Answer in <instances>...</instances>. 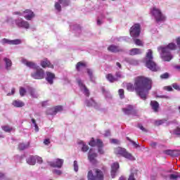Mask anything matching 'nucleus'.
I'll return each instance as SVG.
<instances>
[{
  "instance_id": "obj_34",
  "label": "nucleus",
  "mask_w": 180,
  "mask_h": 180,
  "mask_svg": "<svg viewBox=\"0 0 180 180\" xmlns=\"http://www.w3.org/2000/svg\"><path fill=\"white\" fill-rule=\"evenodd\" d=\"M1 129L2 130H4V131H6V133H11V131L13 130V128L11 127H9V125L3 126L1 127Z\"/></svg>"
},
{
  "instance_id": "obj_19",
  "label": "nucleus",
  "mask_w": 180,
  "mask_h": 180,
  "mask_svg": "<svg viewBox=\"0 0 180 180\" xmlns=\"http://www.w3.org/2000/svg\"><path fill=\"white\" fill-rule=\"evenodd\" d=\"M41 66L42 68H54V66L50 61L47 59H44L43 60L41 61Z\"/></svg>"
},
{
  "instance_id": "obj_54",
  "label": "nucleus",
  "mask_w": 180,
  "mask_h": 180,
  "mask_svg": "<svg viewBox=\"0 0 180 180\" xmlns=\"http://www.w3.org/2000/svg\"><path fill=\"white\" fill-rule=\"evenodd\" d=\"M162 123H164V120H162L155 121L156 126H160V124H162Z\"/></svg>"
},
{
  "instance_id": "obj_64",
  "label": "nucleus",
  "mask_w": 180,
  "mask_h": 180,
  "mask_svg": "<svg viewBox=\"0 0 180 180\" xmlns=\"http://www.w3.org/2000/svg\"><path fill=\"white\" fill-rule=\"evenodd\" d=\"M75 30L76 32H78V33H81V27H79V26L75 28Z\"/></svg>"
},
{
  "instance_id": "obj_30",
  "label": "nucleus",
  "mask_w": 180,
  "mask_h": 180,
  "mask_svg": "<svg viewBox=\"0 0 180 180\" xmlns=\"http://www.w3.org/2000/svg\"><path fill=\"white\" fill-rule=\"evenodd\" d=\"M86 106L91 107L93 106V108H96V103L94 101V99H90L89 101H86Z\"/></svg>"
},
{
  "instance_id": "obj_45",
  "label": "nucleus",
  "mask_w": 180,
  "mask_h": 180,
  "mask_svg": "<svg viewBox=\"0 0 180 180\" xmlns=\"http://www.w3.org/2000/svg\"><path fill=\"white\" fill-rule=\"evenodd\" d=\"M0 180H9V179L5 174L0 172Z\"/></svg>"
},
{
  "instance_id": "obj_58",
  "label": "nucleus",
  "mask_w": 180,
  "mask_h": 180,
  "mask_svg": "<svg viewBox=\"0 0 180 180\" xmlns=\"http://www.w3.org/2000/svg\"><path fill=\"white\" fill-rule=\"evenodd\" d=\"M138 127H139V129H140L141 130H142V131H147V130L146 129V128H144V127H143V125H141V124H139L138 125Z\"/></svg>"
},
{
  "instance_id": "obj_40",
  "label": "nucleus",
  "mask_w": 180,
  "mask_h": 180,
  "mask_svg": "<svg viewBox=\"0 0 180 180\" xmlns=\"http://www.w3.org/2000/svg\"><path fill=\"white\" fill-rule=\"evenodd\" d=\"M127 139L129 141H130V143H131V144L134 146V147H135V148H138V147H139V144L134 142V141H132L131 139H130V138L127 137Z\"/></svg>"
},
{
  "instance_id": "obj_50",
  "label": "nucleus",
  "mask_w": 180,
  "mask_h": 180,
  "mask_svg": "<svg viewBox=\"0 0 180 180\" xmlns=\"http://www.w3.org/2000/svg\"><path fill=\"white\" fill-rule=\"evenodd\" d=\"M172 87L176 91H180V86L176 83L173 84Z\"/></svg>"
},
{
  "instance_id": "obj_59",
  "label": "nucleus",
  "mask_w": 180,
  "mask_h": 180,
  "mask_svg": "<svg viewBox=\"0 0 180 180\" xmlns=\"http://www.w3.org/2000/svg\"><path fill=\"white\" fill-rule=\"evenodd\" d=\"M174 134H176L177 136H179V135H180V128H176V129L174 130Z\"/></svg>"
},
{
  "instance_id": "obj_28",
  "label": "nucleus",
  "mask_w": 180,
  "mask_h": 180,
  "mask_svg": "<svg viewBox=\"0 0 180 180\" xmlns=\"http://www.w3.org/2000/svg\"><path fill=\"white\" fill-rule=\"evenodd\" d=\"M28 92L30 94L32 98H37L39 96V94H37L36 90L32 87L28 89Z\"/></svg>"
},
{
  "instance_id": "obj_60",
  "label": "nucleus",
  "mask_w": 180,
  "mask_h": 180,
  "mask_svg": "<svg viewBox=\"0 0 180 180\" xmlns=\"http://www.w3.org/2000/svg\"><path fill=\"white\" fill-rule=\"evenodd\" d=\"M13 14V15H18L19 16H23V13H20V11H15Z\"/></svg>"
},
{
  "instance_id": "obj_51",
  "label": "nucleus",
  "mask_w": 180,
  "mask_h": 180,
  "mask_svg": "<svg viewBox=\"0 0 180 180\" xmlns=\"http://www.w3.org/2000/svg\"><path fill=\"white\" fill-rule=\"evenodd\" d=\"M53 174H56V175H61V174H63L61 170H58V169H54L53 171Z\"/></svg>"
},
{
  "instance_id": "obj_23",
  "label": "nucleus",
  "mask_w": 180,
  "mask_h": 180,
  "mask_svg": "<svg viewBox=\"0 0 180 180\" xmlns=\"http://www.w3.org/2000/svg\"><path fill=\"white\" fill-rule=\"evenodd\" d=\"M77 144H79V146H82V151H83V153H86V151L89 150V147L82 141H79Z\"/></svg>"
},
{
  "instance_id": "obj_26",
  "label": "nucleus",
  "mask_w": 180,
  "mask_h": 180,
  "mask_svg": "<svg viewBox=\"0 0 180 180\" xmlns=\"http://www.w3.org/2000/svg\"><path fill=\"white\" fill-rule=\"evenodd\" d=\"M125 115H131L133 113V105H128L127 108L122 109Z\"/></svg>"
},
{
  "instance_id": "obj_37",
  "label": "nucleus",
  "mask_w": 180,
  "mask_h": 180,
  "mask_svg": "<svg viewBox=\"0 0 180 180\" xmlns=\"http://www.w3.org/2000/svg\"><path fill=\"white\" fill-rule=\"evenodd\" d=\"M0 43L1 44H11V40L4 38L0 41Z\"/></svg>"
},
{
  "instance_id": "obj_55",
  "label": "nucleus",
  "mask_w": 180,
  "mask_h": 180,
  "mask_svg": "<svg viewBox=\"0 0 180 180\" xmlns=\"http://www.w3.org/2000/svg\"><path fill=\"white\" fill-rule=\"evenodd\" d=\"M105 137H109L110 136V130H106L104 133Z\"/></svg>"
},
{
  "instance_id": "obj_43",
  "label": "nucleus",
  "mask_w": 180,
  "mask_h": 180,
  "mask_svg": "<svg viewBox=\"0 0 180 180\" xmlns=\"http://www.w3.org/2000/svg\"><path fill=\"white\" fill-rule=\"evenodd\" d=\"M118 94L121 99H123V98H124V90L122 89H119Z\"/></svg>"
},
{
  "instance_id": "obj_8",
  "label": "nucleus",
  "mask_w": 180,
  "mask_h": 180,
  "mask_svg": "<svg viewBox=\"0 0 180 180\" xmlns=\"http://www.w3.org/2000/svg\"><path fill=\"white\" fill-rule=\"evenodd\" d=\"M37 70L31 74V77L34 79H43L44 78V70L41 68H36Z\"/></svg>"
},
{
  "instance_id": "obj_53",
  "label": "nucleus",
  "mask_w": 180,
  "mask_h": 180,
  "mask_svg": "<svg viewBox=\"0 0 180 180\" xmlns=\"http://www.w3.org/2000/svg\"><path fill=\"white\" fill-rule=\"evenodd\" d=\"M131 65H139V62L137 60H134L133 62H128Z\"/></svg>"
},
{
  "instance_id": "obj_44",
  "label": "nucleus",
  "mask_w": 180,
  "mask_h": 180,
  "mask_svg": "<svg viewBox=\"0 0 180 180\" xmlns=\"http://www.w3.org/2000/svg\"><path fill=\"white\" fill-rule=\"evenodd\" d=\"M134 41L136 46H143V41H141V40L139 39H134Z\"/></svg>"
},
{
  "instance_id": "obj_48",
  "label": "nucleus",
  "mask_w": 180,
  "mask_h": 180,
  "mask_svg": "<svg viewBox=\"0 0 180 180\" xmlns=\"http://www.w3.org/2000/svg\"><path fill=\"white\" fill-rule=\"evenodd\" d=\"M35 161H37L38 164H41L43 159L39 156H35Z\"/></svg>"
},
{
  "instance_id": "obj_42",
  "label": "nucleus",
  "mask_w": 180,
  "mask_h": 180,
  "mask_svg": "<svg viewBox=\"0 0 180 180\" xmlns=\"http://www.w3.org/2000/svg\"><path fill=\"white\" fill-rule=\"evenodd\" d=\"M32 124H34V126L35 127V131L36 132L39 131V126H37V124L36 123V120L32 118Z\"/></svg>"
},
{
  "instance_id": "obj_9",
  "label": "nucleus",
  "mask_w": 180,
  "mask_h": 180,
  "mask_svg": "<svg viewBox=\"0 0 180 180\" xmlns=\"http://www.w3.org/2000/svg\"><path fill=\"white\" fill-rule=\"evenodd\" d=\"M15 23L18 27H22L23 29H29L30 27L29 22L22 18L15 20Z\"/></svg>"
},
{
  "instance_id": "obj_6",
  "label": "nucleus",
  "mask_w": 180,
  "mask_h": 180,
  "mask_svg": "<svg viewBox=\"0 0 180 180\" xmlns=\"http://www.w3.org/2000/svg\"><path fill=\"white\" fill-rule=\"evenodd\" d=\"M95 174L96 175H94L92 170H90L87 174L88 180H103V172L102 171L99 169H96Z\"/></svg>"
},
{
  "instance_id": "obj_32",
  "label": "nucleus",
  "mask_w": 180,
  "mask_h": 180,
  "mask_svg": "<svg viewBox=\"0 0 180 180\" xmlns=\"http://www.w3.org/2000/svg\"><path fill=\"white\" fill-rule=\"evenodd\" d=\"M180 178V174L179 173H174L171 174L169 175V179L171 180H178Z\"/></svg>"
},
{
  "instance_id": "obj_49",
  "label": "nucleus",
  "mask_w": 180,
  "mask_h": 180,
  "mask_svg": "<svg viewBox=\"0 0 180 180\" xmlns=\"http://www.w3.org/2000/svg\"><path fill=\"white\" fill-rule=\"evenodd\" d=\"M165 153H166L167 155H174V151L171 150H165Z\"/></svg>"
},
{
  "instance_id": "obj_33",
  "label": "nucleus",
  "mask_w": 180,
  "mask_h": 180,
  "mask_svg": "<svg viewBox=\"0 0 180 180\" xmlns=\"http://www.w3.org/2000/svg\"><path fill=\"white\" fill-rule=\"evenodd\" d=\"M106 78H107L108 81H109L110 82H115L117 81V78L113 77V75H112V74H108L106 76Z\"/></svg>"
},
{
  "instance_id": "obj_11",
  "label": "nucleus",
  "mask_w": 180,
  "mask_h": 180,
  "mask_svg": "<svg viewBox=\"0 0 180 180\" xmlns=\"http://www.w3.org/2000/svg\"><path fill=\"white\" fill-rule=\"evenodd\" d=\"M68 0H58V2L55 3V8L58 12H61V5L62 6H68Z\"/></svg>"
},
{
  "instance_id": "obj_16",
  "label": "nucleus",
  "mask_w": 180,
  "mask_h": 180,
  "mask_svg": "<svg viewBox=\"0 0 180 180\" xmlns=\"http://www.w3.org/2000/svg\"><path fill=\"white\" fill-rule=\"evenodd\" d=\"M22 16H24L27 20H32L34 17V13L30 10H26L22 13Z\"/></svg>"
},
{
  "instance_id": "obj_18",
  "label": "nucleus",
  "mask_w": 180,
  "mask_h": 180,
  "mask_svg": "<svg viewBox=\"0 0 180 180\" xmlns=\"http://www.w3.org/2000/svg\"><path fill=\"white\" fill-rule=\"evenodd\" d=\"M119 163L115 162L111 165V176L112 178H115L116 176V173L117 172V170L119 169Z\"/></svg>"
},
{
  "instance_id": "obj_17",
  "label": "nucleus",
  "mask_w": 180,
  "mask_h": 180,
  "mask_svg": "<svg viewBox=\"0 0 180 180\" xmlns=\"http://www.w3.org/2000/svg\"><path fill=\"white\" fill-rule=\"evenodd\" d=\"M63 110V106L58 105L56 106L54 108H50L47 110L48 115H56L57 112H61Z\"/></svg>"
},
{
  "instance_id": "obj_13",
  "label": "nucleus",
  "mask_w": 180,
  "mask_h": 180,
  "mask_svg": "<svg viewBox=\"0 0 180 180\" xmlns=\"http://www.w3.org/2000/svg\"><path fill=\"white\" fill-rule=\"evenodd\" d=\"M21 63L28 67L29 68H32L33 70H36V68H39V66L34 62L27 61V60L25 58H21Z\"/></svg>"
},
{
  "instance_id": "obj_15",
  "label": "nucleus",
  "mask_w": 180,
  "mask_h": 180,
  "mask_svg": "<svg viewBox=\"0 0 180 180\" xmlns=\"http://www.w3.org/2000/svg\"><path fill=\"white\" fill-rule=\"evenodd\" d=\"M89 146L91 147H103V143L101 141V139H96L92 138L90 142L89 143Z\"/></svg>"
},
{
  "instance_id": "obj_47",
  "label": "nucleus",
  "mask_w": 180,
  "mask_h": 180,
  "mask_svg": "<svg viewBox=\"0 0 180 180\" xmlns=\"http://www.w3.org/2000/svg\"><path fill=\"white\" fill-rule=\"evenodd\" d=\"M110 141L112 144H120V141L117 139H110Z\"/></svg>"
},
{
  "instance_id": "obj_46",
  "label": "nucleus",
  "mask_w": 180,
  "mask_h": 180,
  "mask_svg": "<svg viewBox=\"0 0 180 180\" xmlns=\"http://www.w3.org/2000/svg\"><path fill=\"white\" fill-rule=\"evenodd\" d=\"M160 78H162V79H167L169 78V74L166 72V73L160 75Z\"/></svg>"
},
{
  "instance_id": "obj_2",
  "label": "nucleus",
  "mask_w": 180,
  "mask_h": 180,
  "mask_svg": "<svg viewBox=\"0 0 180 180\" xmlns=\"http://www.w3.org/2000/svg\"><path fill=\"white\" fill-rule=\"evenodd\" d=\"M176 44L174 43H170L167 46L158 48L159 53H160L161 58L164 61H171L174 56L171 53V50H176Z\"/></svg>"
},
{
  "instance_id": "obj_39",
  "label": "nucleus",
  "mask_w": 180,
  "mask_h": 180,
  "mask_svg": "<svg viewBox=\"0 0 180 180\" xmlns=\"http://www.w3.org/2000/svg\"><path fill=\"white\" fill-rule=\"evenodd\" d=\"M103 94H104L105 98H112V96L110 95V93L109 91L105 90V89H102Z\"/></svg>"
},
{
  "instance_id": "obj_57",
  "label": "nucleus",
  "mask_w": 180,
  "mask_h": 180,
  "mask_svg": "<svg viewBox=\"0 0 180 180\" xmlns=\"http://www.w3.org/2000/svg\"><path fill=\"white\" fill-rule=\"evenodd\" d=\"M87 73L91 79H92V70L91 69H87Z\"/></svg>"
},
{
  "instance_id": "obj_5",
  "label": "nucleus",
  "mask_w": 180,
  "mask_h": 180,
  "mask_svg": "<svg viewBox=\"0 0 180 180\" xmlns=\"http://www.w3.org/2000/svg\"><path fill=\"white\" fill-rule=\"evenodd\" d=\"M115 154L116 155H120V157H124V158H127V160H129L130 161H134V157L131 155L127 150L122 147L115 148L114 150Z\"/></svg>"
},
{
  "instance_id": "obj_63",
  "label": "nucleus",
  "mask_w": 180,
  "mask_h": 180,
  "mask_svg": "<svg viewBox=\"0 0 180 180\" xmlns=\"http://www.w3.org/2000/svg\"><path fill=\"white\" fill-rule=\"evenodd\" d=\"M44 144H45V146H49V144H50V139H45Z\"/></svg>"
},
{
  "instance_id": "obj_56",
  "label": "nucleus",
  "mask_w": 180,
  "mask_h": 180,
  "mask_svg": "<svg viewBox=\"0 0 180 180\" xmlns=\"http://www.w3.org/2000/svg\"><path fill=\"white\" fill-rule=\"evenodd\" d=\"M164 89L166 91H168L169 92H171L172 91V87L171 86H165Z\"/></svg>"
},
{
  "instance_id": "obj_14",
  "label": "nucleus",
  "mask_w": 180,
  "mask_h": 180,
  "mask_svg": "<svg viewBox=\"0 0 180 180\" xmlns=\"http://www.w3.org/2000/svg\"><path fill=\"white\" fill-rule=\"evenodd\" d=\"M46 76L45 78L47 82H49L50 85H53L54 82V78H56V75L51 72H46Z\"/></svg>"
},
{
  "instance_id": "obj_35",
  "label": "nucleus",
  "mask_w": 180,
  "mask_h": 180,
  "mask_svg": "<svg viewBox=\"0 0 180 180\" xmlns=\"http://www.w3.org/2000/svg\"><path fill=\"white\" fill-rule=\"evenodd\" d=\"M20 43H22V41H20V39L10 40V44L18 45L20 44Z\"/></svg>"
},
{
  "instance_id": "obj_21",
  "label": "nucleus",
  "mask_w": 180,
  "mask_h": 180,
  "mask_svg": "<svg viewBox=\"0 0 180 180\" xmlns=\"http://www.w3.org/2000/svg\"><path fill=\"white\" fill-rule=\"evenodd\" d=\"M97 157H98V154L94 153V150L90 149L89 152V155H88V158L89 161H91V162H93V161H94L95 158H96Z\"/></svg>"
},
{
  "instance_id": "obj_31",
  "label": "nucleus",
  "mask_w": 180,
  "mask_h": 180,
  "mask_svg": "<svg viewBox=\"0 0 180 180\" xmlns=\"http://www.w3.org/2000/svg\"><path fill=\"white\" fill-rule=\"evenodd\" d=\"M85 67H86L85 63L82 62H79L76 65V69L77 70V71H81V70H84Z\"/></svg>"
},
{
  "instance_id": "obj_27",
  "label": "nucleus",
  "mask_w": 180,
  "mask_h": 180,
  "mask_svg": "<svg viewBox=\"0 0 180 180\" xmlns=\"http://www.w3.org/2000/svg\"><path fill=\"white\" fill-rule=\"evenodd\" d=\"M150 105L154 112H158V108H160V104L157 101H151Z\"/></svg>"
},
{
  "instance_id": "obj_12",
  "label": "nucleus",
  "mask_w": 180,
  "mask_h": 180,
  "mask_svg": "<svg viewBox=\"0 0 180 180\" xmlns=\"http://www.w3.org/2000/svg\"><path fill=\"white\" fill-rule=\"evenodd\" d=\"M64 164V160L62 159H56L53 162H49V165L53 168H61Z\"/></svg>"
},
{
  "instance_id": "obj_10",
  "label": "nucleus",
  "mask_w": 180,
  "mask_h": 180,
  "mask_svg": "<svg viewBox=\"0 0 180 180\" xmlns=\"http://www.w3.org/2000/svg\"><path fill=\"white\" fill-rule=\"evenodd\" d=\"M77 84L79 86L80 91L83 92L85 96H89V90L86 88L85 84H84L82 80H81L80 79H77Z\"/></svg>"
},
{
  "instance_id": "obj_29",
  "label": "nucleus",
  "mask_w": 180,
  "mask_h": 180,
  "mask_svg": "<svg viewBox=\"0 0 180 180\" xmlns=\"http://www.w3.org/2000/svg\"><path fill=\"white\" fill-rule=\"evenodd\" d=\"M4 61L6 63V68L7 70H11V67H12V60L8 58H4Z\"/></svg>"
},
{
  "instance_id": "obj_25",
  "label": "nucleus",
  "mask_w": 180,
  "mask_h": 180,
  "mask_svg": "<svg viewBox=\"0 0 180 180\" xmlns=\"http://www.w3.org/2000/svg\"><path fill=\"white\" fill-rule=\"evenodd\" d=\"M12 105H13L15 108H23V106H25V103L22 101L15 100L13 101Z\"/></svg>"
},
{
  "instance_id": "obj_22",
  "label": "nucleus",
  "mask_w": 180,
  "mask_h": 180,
  "mask_svg": "<svg viewBox=\"0 0 180 180\" xmlns=\"http://www.w3.org/2000/svg\"><path fill=\"white\" fill-rule=\"evenodd\" d=\"M108 51H111V53H119V51H122V49L119 46H116L115 45H111L108 48Z\"/></svg>"
},
{
  "instance_id": "obj_61",
  "label": "nucleus",
  "mask_w": 180,
  "mask_h": 180,
  "mask_svg": "<svg viewBox=\"0 0 180 180\" xmlns=\"http://www.w3.org/2000/svg\"><path fill=\"white\" fill-rule=\"evenodd\" d=\"M98 153L99 154H104L105 152L103 151V149L102 148V147H98Z\"/></svg>"
},
{
  "instance_id": "obj_41",
  "label": "nucleus",
  "mask_w": 180,
  "mask_h": 180,
  "mask_svg": "<svg viewBox=\"0 0 180 180\" xmlns=\"http://www.w3.org/2000/svg\"><path fill=\"white\" fill-rule=\"evenodd\" d=\"M20 96H25V95H26V89H25V88H20Z\"/></svg>"
},
{
  "instance_id": "obj_20",
  "label": "nucleus",
  "mask_w": 180,
  "mask_h": 180,
  "mask_svg": "<svg viewBox=\"0 0 180 180\" xmlns=\"http://www.w3.org/2000/svg\"><path fill=\"white\" fill-rule=\"evenodd\" d=\"M141 53H143V51L141 49L134 48L129 51V56H137L141 54Z\"/></svg>"
},
{
  "instance_id": "obj_7",
  "label": "nucleus",
  "mask_w": 180,
  "mask_h": 180,
  "mask_svg": "<svg viewBox=\"0 0 180 180\" xmlns=\"http://www.w3.org/2000/svg\"><path fill=\"white\" fill-rule=\"evenodd\" d=\"M140 24H135L131 27L129 34L130 36L134 39L140 36Z\"/></svg>"
},
{
  "instance_id": "obj_38",
  "label": "nucleus",
  "mask_w": 180,
  "mask_h": 180,
  "mask_svg": "<svg viewBox=\"0 0 180 180\" xmlns=\"http://www.w3.org/2000/svg\"><path fill=\"white\" fill-rule=\"evenodd\" d=\"M29 147V145H26L25 143H20L18 146L19 150H25V148H27Z\"/></svg>"
},
{
  "instance_id": "obj_24",
  "label": "nucleus",
  "mask_w": 180,
  "mask_h": 180,
  "mask_svg": "<svg viewBox=\"0 0 180 180\" xmlns=\"http://www.w3.org/2000/svg\"><path fill=\"white\" fill-rule=\"evenodd\" d=\"M26 161L29 165H34L36 164V156H29Z\"/></svg>"
},
{
  "instance_id": "obj_3",
  "label": "nucleus",
  "mask_w": 180,
  "mask_h": 180,
  "mask_svg": "<svg viewBox=\"0 0 180 180\" xmlns=\"http://www.w3.org/2000/svg\"><path fill=\"white\" fill-rule=\"evenodd\" d=\"M153 50L148 49L145 58L146 65L150 71H158L159 68L153 60Z\"/></svg>"
},
{
  "instance_id": "obj_62",
  "label": "nucleus",
  "mask_w": 180,
  "mask_h": 180,
  "mask_svg": "<svg viewBox=\"0 0 180 180\" xmlns=\"http://www.w3.org/2000/svg\"><path fill=\"white\" fill-rule=\"evenodd\" d=\"M150 146H151L153 148H155V147H157V143L156 142H150Z\"/></svg>"
},
{
  "instance_id": "obj_1",
  "label": "nucleus",
  "mask_w": 180,
  "mask_h": 180,
  "mask_svg": "<svg viewBox=\"0 0 180 180\" xmlns=\"http://www.w3.org/2000/svg\"><path fill=\"white\" fill-rule=\"evenodd\" d=\"M152 84L153 82L151 79L144 77H138L135 79L134 85L131 83H128L127 84V91H129V92L136 91L137 95H139L141 99L145 101V99H147L148 91L152 88Z\"/></svg>"
},
{
  "instance_id": "obj_36",
  "label": "nucleus",
  "mask_w": 180,
  "mask_h": 180,
  "mask_svg": "<svg viewBox=\"0 0 180 180\" xmlns=\"http://www.w3.org/2000/svg\"><path fill=\"white\" fill-rule=\"evenodd\" d=\"M73 168L75 172H78L79 166H78V162L77 160H75L73 162Z\"/></svg>"
},
{
  "instance_id": "obj_52",
  "label": "nucleus",
  "mask_w": 180,
  "mask_h": 180,
  "mask_svg": "<svg viewBox=\"0 0 180 180\" xmlns=\"http://www.w3.org/2000/svg\"><path fill=\"white\" fill-rule=\"evenodd\" d=\"M115 77H115V78H117H117H123V75H122V72H116Z\"/></svg>"
},
{
  "instance_id": "obj_4",
  "label": "nucleus",
  "mask_w": 180,
  "mask_h": 180,
  "mask_svg": "<svg viewBox=\"0 0 180 180\" xmlns=\"http://www.w3.org/2000/svg\"><path fill=\"white\" fill-rule=\"evenodd\" d=\"M150 13L157 23H160V22H165V20L167 19L165 15L162 14L161 10H160L158 8L153 7L150 10Z\"/></svg>"
}]
</instances>
